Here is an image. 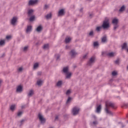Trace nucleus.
<instances>
[{"instance_id":"27","label":"nucleus","mask_w":128,"mask_h":128,"mask_svg":"<svg viewBox=\"0 0 128 128\" xmlns=\"http://www.w3.org/2000/svg\"><path fill=\"white\" fill-rule=\"evenodd\" d=\"M62 81H58V82H57V84H56L57 86H62Z\"/></svg>"},{"instance_id":"18","label":"nucleus","mask_w":128,"mask_h":128,"mask_svg":"<svg viewBox=\"0 0 128 128\" xmlns=\"http://www.w3.org/2000/svg\"><path fill=\"white\" fill-rule=\"evenodd\" d=\"M34 94V90H30L29 93L28 94V96H32Z\"/></svg>"},{"instance_id":"9","label":"nucleus","mask_w":128,"mask_h":128,"mask_svg":"<svg viewBox=\"0 0 128 128\" xmlns=\"http://www.w3.org/2000/svg\"><path fill=\"white\" fill-rule=\"evenodd\" d=\"M18 20V18L16 17H14L12 20H11V24L13 26H14L16 24V21Z\"/></svg>"},{"instance_id":"29","label":"nucleus","mask_w":128,"mask_h":128,"mask_svg":"<svg viewBox=\"0 0 128 128\" xmlns=\"http://www.w3.org/2000/svg\"><path fill=\"white\" fill-rule=\"evenodd\" d=\"M34 20V16H32L30 18V22H32L33 20Z\"/></svg>"},{"instance_id":"48","label":"nucleus","mask_w":128,"mask_h":128,"mask_svg":"<svg viewBox=\"0 0 128 128\" xmlns=\"http://www.w3.org/2000/svg\"><path fill=\"white\" fill-rule=\"evenodd\" d=\"M82 8H81L80 10V12H82Z\"/></svg>"},{"instance_id":"49","label":"nucleus","mask_w":128,"mask_h":128,"mask_svg":"<svg viewBox=\"0 0 128 128\" xmlns=\"http://www.w3.org/2000/svg\"><path fill=\"white\" fill-rule=\"evenodd\" d=\"M24 122V120H22L21 121V122Z\"/></svg>"},{"instance_id":"12","label":"nucleus","mask_w":128,"mask_h":128,"mask_svg":"<svg viewBox=\"0 0 128 128\" xmlns=\"http://www.w3.org/2000/svg\"><path fill=\"white\" fill-rule=\"evenodd\" d=\"M22 91V87L20 86H18L16 88L17 92H20Z\"/></svg>"},{"instance_id":"2","label":"nucleus","mask_w":128,"mask_h":128,"mask_svg":"<svg viewBox=\"0 0 128 128\" xmlns=\"http://www.w3.org/2000/svg\"><path fill=\"white\" fill-rule=\"evenodd\" d=\"M63 72L66 74V78H70L72 76V73L68 72V67H64L63 68Z\"/></svg>"},{"instance_id":"4","label":"nucleus","mask_w":128,"mask_h":128,"mask_svg":"<svg viewBox=\"0 0 128 128\" xmlns=\"http://www.w3.org/2000/svg\"><path fill=\"white\" fill-rule=\"evenodd\" d=\"M78 112H80V108L78 107H74L72 109V113L74 116H76V114H78Z\"/></svg>"},{"instance_id":"40","label":"nucleus","mask_w":128,"mask_h":128,"mask_svg":"<svg viewBox=\"0 0 128 128\" xmlns=\"http://www.w3.org/2000/svg\"><path fill=\"white\" fill-rule=\"evenodd\" d=\"M118 62H120V60H117L115 61V64H118Z\"/></svg>"},{"instance_id":"14","label":"nucleus","mask_w":128,"mask_h":128,"mask_svg":"<svg viewBox=\"0 0 128 128\" xmlns=\"http://www.w3.org/2000/svg\"><path fill=\"white\" fill-rule=\"evenodd\" d=\"M72 38H70V37H66L65 39V42L66 44H68V42H70Z\"/></svg>"},{"instance_id":"51","label":"nucleus","mask_w":128,"mask_h":128,"mask_svg":"<svg viewBox=\"0 0 128 128\" xmlns=\"http://www.w3.org/2000/svg\"><path fill=\"white\" fill-rule=\"evenodd\" d=\"M126 116H127V118H128V114H127Z\"/></svg>"},{"instance_id":"26","label":"nucleus","mask_w":128,"mask_h":128,"mask_svg":"<svg viewBox=\"0 0 128 128\" xmlns=\"http://www.w3.org/2000/svg\"><path fill=\"white\" fill-rule=\"evenodd\" d=\"M15 108H16V105H12L10 107V110H14Z\"/></svg>"},{"instance_id":"23","label":"nucleus","mask_w":128,"mask_h":128,"mask_svg":"<svg viewBox=\"0 0 128 128\" xmlns=\"http://www.w3.org/2000/svg\"><path fill=\"white\" fill-rule=\"evenodd\" d=\"M52 18V13H50L46 16V20H50Z\"/></svg>"},{"instance_id":"45","label":"nucleus","mask_w":128,"mask_h":128,"mask_svg":"<svg viewBox=\"0 0 128 128\" xmlns=\"http://www.w3.org/2000/svg\"><path fill=\"white\" fill-rule=\"evenodd\" d=\"M88 56V54H86L83 56V58H86V56Z\"/></svg>"},{"instance_id":"1","label":"nucleus","mask_w":128,"mask_h":128,"mask_svg":"<svg viewBox=\"0 0 128 128\" xmlns=\"http://www.w3.org/2000/svg\"><path fill=\"white\" fill-rule=\"evenodd\" d=\"M110 106L111 108H114V104L111 102H110L108 101H107L106 102V108L105 110L106 112V114H112V112L108 110V107Z\"/></svg>"},{"instance_id":"13","label":"nucleus","mask_w":128,"mask_h":128,"mask_svg":"<svg viewBox=\"0 0 128 128\" xmlns=\"http://www.w3.org/2000/svg\"><path fill=\"white\" fill-rule=\"evenodd\" d=\"M32 26H28L27 27V28L26 30V32L27 34H28V32H32Z\"/></svg>"},{"instance_id":"36","label":"nucleus","mask_w":128,"mask_h":128,"mask_svg":"<svg viewBox=\"0 0 128 128\" xmlns=\"http://www.w3.org/2000/svg\"><path fill=\"white\" fill-rule=\"evenodd\" d=\"M70 92H71L70 90H68L66 92V94L68 95L70 94Z\"/></svg>"},{"instance_id":"6","label":"nucleus","mask_w":128,"mask_h":128,"mask_svg":"<svg viewBox=\"0 0 128 128\" xmlns=\"http://www.w3.org/2000/svg\"><path fill=\"white\" fill-rule=\"evenodd\" d=\"M38 118L41 122V124H44L46 122V119L44 118V116H42V114H38Z\"/></svg>"},{"instance_id":"11","label":"nucleus","mask_w":128,"mask_h":128,"mask_svg":"<svg viewBox=\"0 0 128 128\" xmlns=\"http://www.w3.org/2000/svg\"><path fill=\"white\" fill-rule=\"evenodd\" d=\"M64 10L62 9L59 10L58 12V16H64Z\"/></svg>"},{"instance_id":"20","label":"nucleus","mask_w":128,"mask_h":128,"mask_svg":"<svg viewBox=\"0 0 128 128\" xmlns=\"http://www.w3.org/2000/svg\"><path fill=\"white\" fill-rule=\"evenodd\" d=\"M6 44V40H0V46H4V44Z\"/></svg>"},{"instance_id":"28","label":"nucleus","mask_w":128,"mask_h":128,"mask_svg":"<svg viewBox=\"0 0 128 128\" xmlns=\"http://www.w3.org/2000/svg\"><path fill=\"white\" fill-rule=\"evenodd\" d=\"M38 67V63H35L34 66V68H37Z\"/></svg>"},{"instance_id":"25","label":"nucleus","mask_w":128,"mask_h":128,"mask_svg":"<svg viewBox=\"0 0 128 128\" xmlns=\"http://www.w3.org/2000/svg\"><path fill=\"white\" fill-rule=\"evenodd\" d=\"M42 81L41 80H38L37 81V84L38 86H42Z\"/></svg>"},{"instance_id":"21","label":"nucleus","mask_w":128,"mask_h":128,"mask_svg":"<svg viewBox=\"0 0 128 128\" xmlns=\"http://www.w3.org/2000/svg\"><path fill=\"white\" fill-rule=\"evenodd\" d=\"M42 30V26H38L36 28V32H40V30Z\"/></svg>"},{"instance_id":"7","label":"nucleus","mask_w":128,"mask_h":128,"mask_svg":"<svg viewBox=\"0 0 128 128\" xmlns=\"http://www.w3.org/2000/svg\"><path fill=\"white\" fill-rule=\"evenodd\" d=\"M118 20L117 18H114L112 20V24H115V26H114V30H116L118 28Z\"/></svg>"},{"instance_id":"32","label":"nucleus","mask_w":128,"mask_h":128,"mask_svg":"<svg viewBox=\"0 0 128 128\" xmlns=\"http://www.w3.org/2000/svg\"><path fill=\"white\" fill-rule=\"evenodd\" d=\"M116 74H118V73L116 72V71H114L112 72V76H116Z\"/></svg>"},{"instance_id":"41","label":"nucleus","mask_w":128,"mask_h":128,"mask_svg":"<svg viewBox=\"0 0 128 128\" xmlns=\"http://www.w3.org/2000/svg\"><path fill=\"white\" fill-rule=\"evenodd\" d=\"M92 34H94V32L92 31L90 32L89 33V35L92 36Z\"/></svg>"},{"instance_id":"30","label":"nucleus","mask_w":128,"mask_h":128,"mask_svg":"<svg viewBox=\"0 0 128 128\" xmlns=\"http://www.w3.org/2000/svg\"><path fill=\"white\" fill-rule=\"evenodd\" d=\"M100 30H102V26H98L96 28V30H97V32H100Z\"/></svg>"},{"instance_id":"39","label":"nucleus","mask_w":128,"mask_h":128,"mask_svg":"<svg viewBox=\"0 0 128 128\" xmlns=\"http://www.w3.org/2000/svg\"><path fill=\"white\" fill-rule=\"evenodd\" d=\"M49 8L48 5L46 4V5L44 6V8H45V10H46V8Z\"/></svg>"},{"instance_id":"16","label":"nucleus","mask_w":128,"mask_h":128,"mask_svg":"<svg viewBox=\"0 0 128 128\" xmlns=\"http://www.w3.org/2000/svg\"><path fill=\"white\" fill-rule=\"evenodd\" d=\"M100 110H102V106L100 105H99L97 108H96V112H100Z\"/></svg>"},{"instance_id":"31","label":"nucleus","mask_w":128,"mask_h":128,"mask_svg":"<svg viewBox=\"0 0 128 128\" xmlns=\"http://www.w3.org/2000/svg\"><path fill=\"white\" fill-rule=\"evenodd\" d=\"M124 6H122L120 10V12H124Z\"/></svg>"},{"instance_id":"33","label":"nucleus","mask_w":128,"mask_h":128,"mask_svg":"<svg viewBox=\"0 0 128 128\" xmlns=\"http://www.w3.org/2000/svg\"><path fill=\"white\" fill-rule=\"evenodd\" d=\"M28 46H26L24 47V52H26V50H28Z\"/></svg>"},{"instance_id":"43","label":"nucleus","mask_w":128,"mask_h":128,"mask_svg":"<svg viewBox=\"0 0 128 128\" xmlns=\"http://www.w3.org/2000/svg\"><path fill=\"white\" fill-rule=\"evenodd\" d=\"M56 60H58V58H60V56L58 54H56Z\"/></svg>"},{"instance_id":"53","label":"nucleus","mask_w":128,"mask_h":128,"mask_svg":"<svg viewBox=\"0 0 128 128\" xmlns=\"http://www.w3.org/2000/svg\"><path fill=\"white\" fill-rule=\"evenodd\" d=\"M66 48H68V46H66Z\"/></svg>"},{"instance_id":"19","label":"nucleus","mask_w":128,"mask_h":128,"mask_svg":"<svg viewBox=\"0 0 128 128\" xmlns=\"http://www.w3.org/2000/svg\"><path fill=\"white\" fill-rule=\"evenodd\" d=\"M116 53L115 52H110L108 54V56H116Z\"/></svg>"},{"instance_id":"35","label":"nucleus","mask_w":128,"mask_h":128,"mask_svg":"<svg viewBox=\"0 0 128 128\" xmlns=\"http://www.w3.org/2000/svg\"><path fill=\"white\" fill-rule=\"evenodd\" d=\"M22 112H19L18 114V116H22Z\"/></svg>"},{"instance_id":"52","label":"nucleus","mask_w":128,"mask_h":128,"mask_svg":"<svg viewBox=\"0 0 128 128\" xmlns=\"http://www.w3.org/2000/svg\"><path fill=\"white\" fill-rule=\"evenodd\" d=\"M102 54H104V52H102Z\"/></svg>"},{"instance_id":"37","label":"nucleus","mask_w":128,"mask_h":128,"mask_svg":"<svg viewBox=\"0 0 128 128\" xmlns=\"http://www.w3.org/2000/svg\"><path fill=\"white\" fill-rule=\"evenodd\" d=\"M70 100H72V98H70V97H68L66 102L67 104L68 102H70Z\"/></svg>"},{"instance_id":"34","label":"nucleus","mask_w":128,"mask_h":128,"mask_svg":"<svg viewBox=\"0 0 128 128\" xmlns=\"http://www.w3.org/2000/svg\"><path fill=\"white\" fill-rule=\"evenodd\" d=\"M94 46H98V42H94Z\"/></svg>"},{"instance_id":"10","label":"nucleus","mask_w":128,"mask_h":128,"mask_svg":"<svg viewBox=\"0 0 128 128\" xmlns=\"http://www.w3.org/2000/svg\"><path fill=\"white\" fill-rule=\"evenodd\" d=\"M70 54L71 56H72V58L76 56L78 54V53L76 52V51H74V50H72Z\"/></svg>"},{"instance_id":"42","label":"nucleus","mask_w":128,"mask_h":128,"mask_svg":"<svg viewBox=\"0 0 128 128\" xmlns=\"http://www.w3.org/2000/svg\"><path fill=\"white\" fill-rule=\"evenodd\" d=\"M18 70L19 72H22V67H20L19 68H18Z\"/></svg>"},{"instance_id":"50","label":"nucleus","mask_w":128,"mask_h":128,"mask_svg":"<svg viewBox=\"0 0 128 128\" xmlns=\"http://www.w3.org/2000/svg\"><path fill=\"white\" fill-rule=\"evenodd\" d=\"M126 50H127V52H128V48H127Z\"/></svg>"},{"instance_id":"24","label":"nucleus","mask_w":128,"mask_h":128,"mask_svg":"<svg viewBox=\"0 0 128 128\" xmlns=\"http://www.w3.org/2000/svg\"><path fill=\"white\" fill-rule=\"evenodd\" d=\"M102 42H106V36H104L102 39Z\"/></svg>"},{"instance_id":"17","label":"nucleus","mask_w":128,"mask_h":128,"mask_svg":"<svg viewBox=\"0 0 128 128\" xmlns=\"http://www.w3.org/2000/svg\"><path fill=\"white\" fill-rule=\"evenodd\" d=\"M32 12H34V10H30L28 11V16H32Z\"/></svg>"},{"instance_id":"44","label":"nucleus","mask_w":128,"mask_h":128,"mask_svg":"<svg viewBox=\"0 0 128 128\" xmlns=\"http://www.w3.org/2000/svg\"><path fill=\"white\" fill-rule=\"evenodd\" d=\"M93 124H98V122L94 121L93 122Z\"/></svg>"},{"instance_id":"47","label":"nucleus","mask_w":128,"mask_h":128,"mask_svg":"<svg viewBox=\"0 0 128 128\" xmlns=\"http://www.w3.org/2000/svg\"><path fill=\"white\" fill-rule=\"evenodd\" d=\"M2 80H0V84H2Z\"/></svg>"},{"instance_id":"22","label":"nucleus","mask_w":128,"mask_h":128,"mask_svg":"<svg viewBox=\"0 0 128 128\" xmlns=\"http://www.w3.org/2000/svg\"><path fill=\"white\" fill-rule=\"evenodd\" d=\"M48 48H50V46H48V44H45L43 48L44 50H48Z\"/></svg>"},{"instance_id":"15","label":"nucleus","mask_w":128,"mask_h":128,"mask_svg":"<svg viewBox=\"0 0 128 128\" xmlns=\"http://www.w3.org/2000/svg\"><path fill=\"white\" fill-rule=\"evenodd\" d=\"M122 50L128 49V44H126V43H124L123 45H122Z\"/></svg>"},{"instance_id":"46","label":"nucleus","mask_w":128,"mask_h":128,"mask_svg":"<svg viewBox=\"0 0 128 128\" xmlns=\"http://www.w3.org/2000/svg\"><path fill=\"white\" fill-rule=\"evenodd\" d=\"M58 116H56L55 118V120H58Z\"/></svg>"},{"instance_id":"5","label":"nucleus","mask_w":128,"mask_h":128,"mask_svg":"<svg viewBox=\"0 0 128 128\" xmlns=\"http://www.w3.org/2000/svg\"><path fill=\"white\" fill-rule=\"evenodd\" d=\"M94 62H96V57L94 56H92L90 60L88 62V66H92V64H94Z\"/></svg>"},{"instance_id":"3","label":"nucleus","mask_w":128,"mask_h":128,"mask_svg":"<svg viewBox=\"0 0 128 128\" xmlns=\"http://www.w3.org/2000/svg\"><path fill=\"white\" fill-rule=\"evenodd\" d=\"M102 26L103 28H110V22H108V18H106L103 22Z\"/></svg>"},{"instance_id":"38","label":"nucleus","mask_w":128,"mask_h":128,"mask_svg":"<svg viewBox=\"0 0 128 128\" xmlns=\"http://www.w3.org/2000/svg\"><path fill=\"white\" fill-rule=\"evenodd\" d=\"M6 40H10V38H12V36H6Z\"/></svg>"},{"instance_id":"8","label":"nucleus","mask_w":128,"mask_h":128,"mask_svg":"<svg viewBox=\"0 0 128 128\" xmlns=\"http://www.w3.org/2000/svg\"><path fill=\"white\" fill-rule=\"evenodd\" d=\"M38 0H30L28 2L29 6H34V4H38Z\"/></svg>"}]
</instances>
